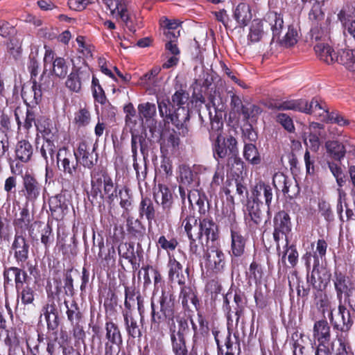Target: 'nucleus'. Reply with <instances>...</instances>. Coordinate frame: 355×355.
<instances>
[{
    "mask_svg": "<svg viewBox=\"0 0 355 355\" xmlns=\"http://www.w3.org/2000/svg\"><path fill=\"white\" fill-rule=\"evenodd\" d=\"M189 97V94L181 89L171 96V101L168 99L157 100L160 116L164 118L165 122H171L183 135L189 132V111L184 106L187 103Z\"/></svg>",
    "mask_w": 355,
    "mask_h": 355,
    "instance_id": "f257e3e1",
    "label": "nucleus"
},
{
    "mask_svg": "<svg viewBox=\"0 0 355 355\" xmlns=\"http://www.w3.org/2000/svg\"><path fill=\"white\" fill-rule=\"evenodd\" d=\"M272 190L270 185L259 182L254 187L252 191V200H248L245 209V222L252 230H255L263 221V214L260 209L263 200L270 209L272 199Z\"/></svg>",
    "mask_w": 355,
    "mask_h": 355,
    "instance_id": "f03ea898",
    "label": "nucleus"
},
{
    "mask_svg": "<svg viewBox=\"0 0 355 355\" xmlns=\"http://www.w3.org/2000/svg\"><path fill=\"white\" fill-rule=\"evenodd\" d=\"M174 302L171 295L164 292L155 302L151 300V328L159 330L162 324L166 323L169 331L176 327L174 321Z\"/></svg>",
    "mask_w": 355,
    "mask_h": 355,
    "instance_id": "7ed1b4c3",
    "label": "nucleus"
},
{
    "mask_svg": "<svg viewBox=\"0 0 355 355\" xmlns=\"http://www.w3.org/2000/svg\"><path fill=\"white\" fill-rule=\"evenodd\" d=\"M56 157L58 168L79 182L82 175L80 173V169L78 167V162L75 157L74 152L72 153L66 148H62L59 149Z\"/></svg>",
    "mask_w": 355,
    "mask_h": 355,
    "instance_id": "20e7f679",
    "label": "nucleus"
},
{
    "mask_svg": "<svg viewBox=\"0 0 355 355\" xmlns=\"http://www.w3.org/2000/svg\"><path fill=\"white\" fill-rule=\"evenodd\" d=\"M214 157L216 159H223L239 153L237 141L232 136L225 138L224 136L217 135V138L211 140Z\"/></svg>",
    "mask_w": 355,
    "mask_h": 355,
    "instance_id": "39448f33",
    "label": "nucleus"
},
{
    "mask_svg": "<svg viewBox=\"0 0 355 355\" xmlns=\"http://www.w3.org/2000/svg\"><path fill=\"white\" fill-rule=\"evenodd\" d=\"M91 70L87 64L77 67L73 66L65 82L66 87L71 91L79 92L82 85L89 81Z\"/></svg>",
    "mask_w": 355,
    "mask_h": 355,
    "instance_id": "423d86ee",
    "label": "nucleus"
},
{
    "mask_svg": "<svg viewBox=\"0 0 355 355\" xmlns=\"http://www.w3.org/2000/svg\"><path fill=\"white\" fill-rule=\"evenodd\" d=\"M154 199L161 206L162 211H158L161 220H167L171 215L173 196L170 189L165 185L159 184L154 191Z\"/></svg>",
    "mask_w": 355,
    "mask_h": 355,
    "instance_id": "0eeeda50",
    "label": "nucleus"
},
{
    "mask_svg": "<svg viewBox=\"0 0 355 355\" xmlns=\"http://www.w3.org/2000/svg\"><path fill=\"white\" fill-rule=\"evenodd\" d=\"M187 327L185 320L178 321V328L173 327L170 331L172 352L175 355H189V351L186 345L184 336V330Z\"/></svg>",
    "mask_w": 355,
    "mask_h": 355,
    "instance_id": "6e6552de",
    "label": "nucleus"
},
{
    "mask_svg": "<svg viewBox=\"0 0 355 355\" xmlns=\"http://www.w3.org/2000/svg\"><path fill=\"white\" fill-rule=\"evenodd\" d=\"M338 316L340 318V321L334 320L333 315V310H331L329 313V319L334 329L338 331L337 334H345L348 335V331L353 324V320L351 318L349 311L343 304V302H339L338 307Z\"/></svg>",
    "mask_w": 355,
    "mask_h": 355,
    "instance_id": "1a4fd4ad",
    "label": "nucleus"
},
{
    "mask_svg": "<svg viewBox=\"0 0 355 355\" xmlns=\"http://www.w3.org/2000/svg\"><path fill=\"white\" fill-rule=\"evenodd\" d=\"M95 147L91 148L85 141L78 144L77 150L74 151L75 157L85 168H92L98 162V154L95 152Z\"/></svg>",
    "mask_w": 355,
    "mask_h": 355,
    "instance_id": "9d476101",
    "label": "nucleus"
},
{
    "mask_svg": "<svg viewBox=\"0 0 355 355\" xmlns=\"http://www.w3.org/2000/svg\"><path fill=\"white\" fill-rule=\"evenodd\" d=\"M41 83L38 85L35 80H33V86L29 91L22 89L21 96L27 104L37 105L42 99V91L49 89V85L45 83L48 80L50 83V78L44 74L41 76Z\"/></svg>",
    "mask_w": 355,
    "mask_h": 355,
    "instance_id": "9b49d317",
    "label": "nucleus"
},
{
    "mask_svg": "<svg viewBox=\"0 0 355 355\" xmlns=\"http://www.w3.org/2000/svg\"><path fill=\"white\" fill-rule=\"evenodd\" d=\"M333 283L336 293V297L339 302H342L343 295L354 293V284L349 277L340 272H335L333 277Z\"/></svg>",
    "mask_w": 355,
    "mask_h": 355,
    "instance_id": "f8f14e48",
    "label": "nucleus"
},
{
    "mask_svg": "<svg viewBox=\"0 0 355 355\" xmlns=\"http://www.w3.org/2000/svg\"><path fill=\"white\" fill-rule=\"evenodd\" d=\"M97 176L98 177H96L94 173H91L93 189L95 190L96 187L98 191L101 193L99 187L103 184L104 194L107 196L109 200L112 201L114 196H116V189L114 185L112 178L105 172L101 173V174Z\"/></svg>",
    "mask_w": 355,
    "mask_h": 355,
    "instance_id": "ddd939ff",
    "label": "nucleus"
},
{
    "mask_svg": "<svg viewBox=\"0 0 355 355\" xmlns=\"http://www.w3.org/2000/svg\"><path fill=\"white\" fill-rule=\"evenodd\" d=\"M52 60V74L60 78H64L69 70V63L64 58L61 57H57L53 59V52L51 49H46L44 58V62H51Z\"/></svg>",
    "mask_w": 355,
    "mask_h": 355,
    "instance_id": "4468645a",
    "label": "nucleus"
},
{
    "mask_svg": "<svg viewBox=\"0 0 355 355\" xmlns=\"http://www.w3.org/2000/svg\"><path fill=\"white\" fill-rule=\"evenodd\" d=\"M41 185L31 174L23 176L22 192L28 201L34 202L40 195Z\"/></svg>",
    "mask_w": 355,
    "mask_h": 355,
    "instance_id": "2eb2a0df",
    "label": "nucleus"
},
{
    "mask_svg": "<svg viewBox=\"0 0 355 355\" xmlns=\"http://www.w3.org/2000/svg\"><path fill=\"white\" fill-rule=\"evenodd\" d=\"M206 267L214 273L223 270L225 267V255L221 250H211L206 254Z\"/></svg>",
    "mask_w": 355,
    "mask_h": 355,
    "instance_id": "dca6fc26",
    "label": "nucleus"
},
{
    "mask_svg": "<svg viewBox=\"0 0 355 355\" xmlns=\"http://www.w3.org/2000/svg\"><path fill=\"white\" fill-rule=\"evenodd\" d=\"M313 337L318 344H328L331 339L330 326L325 319L320 320L314 323Z\"/></svg>",
    "mask_w": 355,
    "mask_h": 355,
    "instance_id": "f3484780",
    "label": "nucleus"
},
{
    "mask_svg": "<svg viewBox=\"0 0 355 355\" xmlns=\"http://www.w3.org/2000/svg\"><path fill=\"white\" fill-rule=\"evenodd\" d=\"M202 236H206L207 241H214L218 239V227L216 224L209 218H204L200 221L198 232L196 238L200 239Z\"/></svg>",
    "mask_w": 355,
    "mask_h": 355,
    "instance_id": "a211bd4d",
    "label": "nucleus"
},
{
    "mask_svg": "<svg viewBox=\"0 0 355 355\" xmlns=\"http://www.w3.org/2000/svg\"><path fill=\"white\" fill-rule=\"evenodd\" d=\"M232 296L234 298V302L235 304V306H234V309L235 315L236 316V322L237 324L239 321L240 315H241V313L243 312V307H244L243 297L237 293H234V295H232V293H227L224 296L223 308H224L225 311H227V320H231V314H230L231 308L230 306V299H231L232 297Z\"/></svg>",
    "mask_w": 355,
    "mask_h": 355,
    "instance_id": "6ab92c4d",
    "label": "nucleus"
},
{
    "mask_svg": "<svg viewBox=\"0 0 355 355\" xmlns=\"http://www.w3.org/2000/svg\"><path fill=\"white\" fill-rule=\"evenodd\" d=\"M14 257L18 263H24L28 257L29 245L22 236L15 235L12 244Z\"/></svg>",
    "mask_w": 355,
    "mask_h": 355,
    "instance_id": "aec40b11",
    "label": "nucleus"
},
{
    "mask_svg": "<svg viewBox=\"0 0 355 355\" xmlns=\"http://www.w3.org/2000/svg\"><path fill=\"white\" fill-rule=\"evenodd\" d=\"M49 208L52 216L56 220L62 219L68 209L65 198L62 195H56L49 199Z\"/></svg>",
    "mask_w": 355,
    "mask_h": 355,
    "instance_id": "412c9836",
    "label": "nucleus"
},
{
    "mask_svg": "<svg viewBox=\"0 0 355 355\" xmlns=\"http://www.w3.org/2000/svg\"><path fill=\"white\" fill-rule=\"evenodd\" d=\"M180 143V138L174 131L163 134L160 143L161 151L166 153H174L178 150Z\"/></svg>",
    "mask_w": 355,
    "mask_h": 355,
    "instance_id": "4be33fe9",
    "label": "nucleus"
},
{
    "mask_svg": "<svg viewBox=\"0 0 355 355\" xmlns=\"http://www.w3.org/2000/svg\"><path fill=\"white\" fill-rule=\"evenodd\" d=\"M233 17L240 27L246 26L252 17L250 6L245 3H239L234 10Z\"/></svg>",
    "mask_w": 355,
    "mask_h": 355,
    "instance_id": "5701e85b",
    "label": "nucleus"
},
{
    "mask_svg": "<svg viewBox=\"0 0 355 355\" xmlns=\"http://www.w3.org/2000/svg\"><path fill=\"white\" fill-rule=\"evenodd\" d=\"M318 58L327 64H332L336 61L337 54L330 45L324 42H319L314 46Z\"/></svg>",
    "mask_w": 355,
    "mask_h": 355,
    "instance_id": "b1692460",
    "label": "nucleus"
},
{
    "mask_svg": "<svg viewBox=\"0 0 355 355\" xmlns=\"http://www.w3.org/2000/svg\"><path fill=\"white\" fill-rule=\"evenodd\" d=\"M35 126L37 131L42 135L44 140H53L55 135V128L51 121L45 117H40L37 120Z\"/></svg>",
    "mask_w": 355,
    "mask_h": 355,
    "instance_id": "393cba45",
    "label": "nucleus"
},
{
    "mask_svg": "<svg viewBox=\"0 0 355 355\" xmlns=\"http://www.w3.org/2000/svg\"><path fill=\"white\" fill-rule=\"evenodd\" d=\"M347 69L355 71V51L352 49H341L336 55V61Z\"/></svg>",
    "mask_w": 355,
    "mask_h": 355,
    "instance_id": "a878e982",
    "label": "nucleus"
},
{
    "mask_svg": "<svg viewBox=\"0 0 355 355\" xmlns=\"http://www.w3.org/2000/svg\"><path fill=\"white\" fill-rule=\"evenodd\" d=\"M123 316L128 334L134 338H139L141 336V331L136 320L132 317L131 311H123Z\"/></svg>",
    "mask_w": 355,
    "mask_h": 355,
    "instance_id": "bb28decb",
    "label": "nucleus"
},
{
    "mask_svg": "<svg viewBox=\"0 0 355 355\" xmlns=\"http://www.w3.org/2000/svg\"><path fill=\"white\" fill-rule=\"evenodd\" d=\"M33 153V148L28 141L22 140L17 143L15 154L18 159L23 162H27L31 159Z\"/></svg>",
    "mask_w": 355,
    "mask_h": 355,
    "instance_id": "cd10ccee",
    "label": "nucleus"
},
{
    "mask_svg": "<svg viewBox=\"0 0 355 355\" xmlns=\"http://www.w3.org/2000/svg\"><path fill=\"white\" fill-rule=\"evenodd\" d=\"M323 110H328L326 107L325 103H321L317 98H313L310 103L303 100L301 105L300 112L313 114L316 116L321 118L320 113H322Z\"/></svg>",
    "mask_w": 355,
    "mask_h": 355,
    "instance_id": "c85d7f7f",
    "label": "nucleus"
},
{
    "mask_svg": "<svg viewBox=\"0 0 355 355\" xmlns=\"http://www.w3.org/2000/svg\"><path fill=\"white\" fill-rule=\"evenodd\" d=\"M303 100H291L282 102L275 101L270 103L268 108L272 110H297L300 111Z\"/></svg>",
    "mask_w": 355,
    "mask_h": 355,
    "instance_id": "c756f323",
    "label": "nucleus"
},
{
    "mask_svg": "<svg viewBox=\"0 0 355 355\" xmlns=\"http://www.w3.org/2000/svg\"><path fill=\"white\" fill-rule=\"evenodd\" d=\"M327 152L336 160L343 159L346 153L345 146L338 141H327L325 143Z\"/></svg>",
    "mask_w": 355,
    "mask_h": 355,
    "instance_id": "7c9ffc66",
    "label": "nucleus"
},
{
    "mask_svg": "<svg viewBox=\"0 0 355 355\" xmlns=\"http://www.w3.org/2000/svg\"><path fill=\"white\" fill-rule=\"evenodd\" d=\"M263 23L260 19L252 21L250 27V32L248 35V44L255 43L260 41L264 35Z\"/></svg>",
    "mask_w": 355,
    "mask_h": 355,
    "instance_id": "2f4dec72",
    "label": "nucleus"
},
{
    "mask_svg": "<svg viewBox=\"0 0 355 355\" xmlns=\"http://www.w3.org/2000/svg\"><path fill=\"white\" fill-rule=\"evenodd\" d=\"M232 252L235 257L241 256L245 250V241L243 236L235 231H231Z\"/></svg>",
    "mask_w": 355,
    "mask_h": 355,
    "instance_id": "473e14b6",
    "label": "nucleus"
},
{
    "mask_svg": "<svg viewBox=\"0 0 355 355\" xmlns=\"http://www.w3.org/2000/svg\"><path fill=\"white\" fill-rule=\"evenodd\" d=\"M105 328V338L107 341H111L112 343H122L121 334L117 324L112 321H107Z\"/></svg>",
    "mask_w": 355,
    "mask_h": 355,
    "instance_id": "72a5a7b5",
    "label": "nucleus"
},
{
    "mask_svg": "<svg viewBox=\"0 0 355 355\" xmlns=\"http://www.w3.org/2000/svg\"><path fill=\"white\" fill-rule=\"evenodd\" d=\"M274 227L282 232L291 230L290 217L285 211H279L274 218Z\"/></svg>",
    "mask_w": 355,
    "mask_h": 355,
    "instance_id": "f704fd0d",
    "label": "nucleus"
},
{
    "mask_svg": "<svg viewBox=\"0 0 355 355\" xmlns=\"http://www.w3.org/2000/svg\"><path fill=\"white\" fill-rule=\"evenodd\" d=\"M243 157L248 162L253 165L259 164L261 161L257 147L252 144H246L244 146Z\"/></svg>",
    "mask_w": 355,
    "mask_h": 355,
    "instance_id": "c9c22d12",
    "label": "nucleus"
},
{
    "mask_svg": "<svg viewBox=\"0 0 355 355\" xmlns=\"http://www.w3.org/2000/svg\"><path fill=\"white\" fill-rule=\"evenodd\" d=\"M39 150L40 155L45 159L47 165H49V162L51 163L54 162L55 146L53 144V140H44Z\"/></svg>",
    "mask_w": 355,
    "mask_h": 355,
    "instance_id": "e433bc0d",
    "label": "nucleus"
},
{
    "mask_svg": "<svg viewBox=\"0 0 355 355\" xmlns=\"http://www.w3.org/2000/svg\"><path fill=\"white\" fill-rule=\"evenodd\" d=\"M139 212L141 215H144L150 223L155 218V210L150 198H142L140 202Z\"/></svg>",
    "mask_w": 355,
    "mask_h": 355,
    "instance_id": "4c0bfd02",
    "label": "nucleus"
},
{
    "mask_svg": "<svg viewBox=\"0 0 355 355\" xmlns=\"http://www.w3.org/2000/svg\"><path fill=\"white\" fill-rule=\"evenodd\" d=\"M321 120L326 122L337 123L339 125H347L349 121L345 119L338 112H329L328 110H323L322 113H320Z\"/></svg>",
    "mask_w": 355,
    "mask_h": 355,
    "instance_id": "58836bf2",
    "label": "nucleus"
},
{
    "mask_svg": "<svg viewBox=\"0 0 355 355\" xmlns=\"http://www.w3.org/2000/svg\"><path fill=\"white\" fill-rule=\"evenodd\" d=\"M315 305L317 308L324 314L326 311L333 310L331 307V301L329 296L322 291H318L315 294Z\"/></svg>",
    "mask_w": 355,
    "mask_h": 355,
    "instance_id": "ea45409f",
    "label": "nucleus"
},
{
    "mask_svg": "<svg viewBox=\"0 0 355 355\" xmlns=\"http://www.w3.org/2000/svg\"><path fill=\"white\" fill-rule=\"evenodd\" d=\"M180 299L182 306L184 308H189V303L191 302L194 306H196L198 302L196 295L190 287L182 286L181 287V293Z\"/></svg>",
    "mask_w": 355,
    "mask_h": 355,
    "instance_id": "a19ab883",
    "label": "nucleus"
},
{
    "mask_svg": "<svg viewBox=\"0 0 355 355\" xmlns=\"http://www.w3.org/2000/svg\"><path fill=\"white\" fill-rule=\"evenodd\" d=\"M64 304L67 308V318L71 324L80 322L81 319V313L79 307L76 302L73 301L70 305L68 304L67 301H64Z\"/></svg>",
    "mask_w": 355,
    "mask_h": 355,
    "instance_id": "79ce46f5",
    "label": "nucleus"
},
{
    "mask_svg": "<svg viewBox=\"0 0 355 355\" xmlns=\"http://www.w3.org/2000/svg\"><path fill=\"white\" fill-rule=\"evenodd\" d=\"M336 340L338 343V347L336 348V355H349L350 347L348 335H345V334H336Z\"/></svg>",
    "mask_w": 355,
    "mask_h": 355,
    "instance_id": "37998d69",
    "label": "nucleus"
},
{
    "mask_svg": "<svg viewBox=\"0 0 355 355\" xmlns=\"http://www.w3.org/2000/svg\"><path fill=\"white\" fill-rule=\"evenodd\" d=\"M31 223L29 211L26 208H22L14 221L15 227L20 229H26Z\"/></svg>",
    "mask_w": 355,
    "mask_h": 355,
    "instance_id": "c03bdc74",
    "label": "nucleus"
},
{
    "mask_svg": "<svg viewBox=\"0 0 355 355\" xmlns=\"http://www.w3.org/2000/svg\"><path fill=\"white\" fill-rule=\"evenodd\" d=\"M138 111L141 117L148 120L156 115L157 109L154 103L146 102L138 105Z\"/></svg>",
    "mask_w": 355,
    "mask_h": 355,
    "instance_id": "a18cd8bd",
    "label": "nucleus"
},
{
    "mask_svg": "<svg viewBox=\"0 0 355 355\" xmlns=\"http://www.w3.org/2000/svg\"><path fill=\"white\" fill-rule=\"evenodd\" d=\"M92 94L96 101L101 104H104L106 101L105 92L99 83V80L96 77H92Z\"/></svg>",
    "mask_w": 355,
    "mask_h": 355,
    "instance_id": "49530a36",
    "label": "nucleus"
},
{
    "mask_svg": "<svg viewBox=\"0 0 355 355\" xmlns=\"http://www.w3.org/2000/svg\"><path fill=\"white\" fill-rule=\"evenodd\" d=\"M179 179L180 184H183L184 186H189L192 183L193 180V174L188 166L184 164L180 166Z\"/></svg>",
    "mask_w": 355,
    "mask_h": 355,
    "instance_id": "de8ad7c7",
    "label": "nucleus"
},
{
    "mask_svg": "<svg viewBox=\"0 0 355 355\" xmlns=\"http://www.w3.org/2000/svg\"><path fill=\"white\" fill-rule=\"evenodd\" d=\"M198 220L194 216H187L182 223V226L184 227V231L187 233L189 239H191L192 236H196V234H193V230L197 229Z\"/></svg>",
    "mask_w": 355,
    "mask_h": 355,
    "instance_id": "09e8293b",
    "label": "nucleus"
},
{
    "mask_svg": "<svg viewBox=\"0 0 355 355\" xmlns=\"http://www.w3.org/2000/svg\"><path fill=\"white\" fill-rule=\"evenodd\" d=\"M261 112V109L254 104L248 103L243 107L241 113L246 119H255Z\"/></svg>",
    "mask_w": 355,
    "mask_h": 355,
    "instance_id": "8fccbe9b",
    "label": "nucleus"
},
{
    "mask_svg": "<svg viewBox=\"0 0 355 355\" xmlns=\"http://www.w3.org/2000/svg\"><path fill=\"white\" fill-rule=\"evenodd\" d=\"M307 282L313 286L315 288L320 289L322 286V280L320 275V270L318 265L313 266L311 274H307Z\"/></svg>",
    "mask_w": 355,
    "mask_h": 355,
    "instance_id": "3c124183",
    "label": "nucleus"
},
{
    "mask_svg": "<svg viewBox=\"0 0 355 355\" xmlns=\"http://www.w3.org/2000/svg\"><path fill=\"white\" fill-rule=\"evenodd\" d=\"M275 120L277 123L281 124L282 127L289 132H293L295 130V126L293 119L291 116L284 113H279L276 115Z\"/></svg>",
    "mask_w": 355,
    "mask_h": 355,
    "instance_id": "603ef678",
    "label": "nucleus"
},
{
    "mask_svg": "<svg viewBox=\"0 0 355 355\" xmlns=\"http://www.w3.org/2000/svg\"><path fill=\"white\" fill-rule=\"evenodd\" d=\"M274 37H279L283 27V19L276 13L268 16Z\"/></svg>",
    "mask_w": 355,
    "mask_h": 355,
    "instance_id": "864d4df0",
    "label": "nucleus"
},
{
    "mask_svg": "<svg viewBox=\"0 0 355 355\" xmlns=\"http://www.w3.org/2000/svg\"><path fill=\"white\" fill-rule=\"evenodd\" d=\"M116 12H117L121 20L125 24V26L129 29V31L132 33L135 32V28L131 24H130V17L128 10L121 3H118V1L116 3Z\"/></svg>",
    "mask_w": 355,
    "mask_h": 355,
    "instance_id": "5fc2aeb1",
    "label": "nucleus"
},
{
    "mask_svg": "<svg viewBox=\"0 0 355 355\" xmlns=\"http://www.w3.org/2000/svg\"><path fill=\"white\" fill-rule=\"evenodd\" d=\"M187 198L191 205L193 206L194 204H196L199 206L200 212H205V209H202V207H204V199L200 197L198 190L188 191Z\"/></svg>",
    "mask_w": 355,
    "mask_h": 355,
    "instance_id": "6e6d98bb",
    "label": "nucleus"
},
{
    "mask_svg": "<svg viewBox=\"0 0 355 355\" xmlns=\"http://www.w3.org/2000/svg\"><path fill=\"white\" fill-rule=\"evenodd\" d=\"M12 270L14 272L16 289L19 291L26 282L28 275L26 272L17 267H12Z\"/></svg>",
    "mask_w": 355,
    "mask_h": 355,
    "instance_id": "4d7b16f0",
    "label": "nucleus"
},
{
    "mask_svg": "<svg viewBox=\"0 0 355 355\" xmlns=\"http://www.w3.org/2000/svg\"><path fill=\"white\" fill-rule=\"evenodd\" d=\"M211 119V130H209L210 139L213 140L217 138V135L223 136V123L219 119Z\"/></svg>",
    "mask_w": 355,
    "mask_h": 355,
    "instance_id": "13d9d810",
    "label": "nucleus"
},
{
    "mask_svg": "<svg viewBox=\"0 0 355 355\" xmlns=\"http://www.w3.org/2000/svg\"><path fill=\"white\" fill-rule=\"evenodd\" d=\"M168 266L169 267L168 277L170 279H174L182 272V265L174 258H169Z\"/></svg>",
    "mask_w": 355,
    "mask_h": 355,
    "instance_id": "bf43d9fd",
    "label": "nucleus"
},
{
    "mask_svg": "<svg viewBox=\"0 0 355 355\" xmlns=\"http://www.w3.org/2000/svg\"><path fill=\"white\" fill-rule=\"evenodd\" d=\"M20 293L21 302L24 304L33 303L35 299V291L33 288L26 286L21 288Z\"/></svg>",
    "mask_w": 355,
    "mask_h": 355,
    "instance_id": "052dcab7",
    "label": "nucleus"
},
{
    "mask_svg": "<svg viewBox=\"0 0 355 355\" xmlns=\"http://www.w3.org/2000/svg\"><path fill=\"white\" fill-rule=\"evenodd\" d=\"M144 141V139L142 136L136 134H132L131 139V150L132 153L133 160L137 159V144H140V150L142 153H144V146L142 142Z\"/></svg>",
    "mask_w": 355,
    "mask_h": 355,
    "instance_id": "680f3d73",
    "label": "nucleus"
},
{
    "mask_svg": "<svg viewBox=\"0 0 355 355\" xmlns=\"http://www.w3.org/2000/svg\"><path fill=\"white\" fill-rule=\"evenodd\" d=\"M288 254V260L291 265L292 267H294L297 265L298 261V252L296 250V248L291 245L288 248H287L286 252L282 256V262L285 263V257L286 255Z\"/></svg>",
    "mask_w": 355,
    "mask_h": 355,
    "instance_id": "e2e57ef3",
    "label": "nucleus"
},
{
    "mask_svg": "<svg viewBox=\"0 0 355 355\" xmlns=\"http://www.w3.org/2000/svg\"><path fill=\"white\" fill-rule=\"evenodd\" d=\"M75 121L79 126L87 125L90 121L89 112L86 109L80 110L76 114Z\"/></svg>",
    "mask_w": 355,
    "mask_h": 355,
    "instance_id": "0e129e2a",
    "label": "nucleus"
},
{
    "mask_svg": "<svg viewBox=\"0 0 355 355\" xmlns=\"http://www.w3.org/2000/svg\"><path fill=\"white\" fill-rule=\"evenodd\" d=\"M135 290L128 286L125 287V309L124 311H131L132 307L135 304Z\"/></svg>",
    "mask_w": 355,
    "mask_h": 355,
    "instance_id": "69168bd1",
    "label": "nucleus"
},
{
    "mask_svg": "<svg viewBox=\"0 0 355 355\" xmlns=\"http://www.w3.org/2000/svg\"><path fill=\"white\" fill-rule=\"evenodd\" d=\"M158 244L162 249L165 250H174L176 248L178 243L174 239L168 241L164 236H161L158 239Z\"/></svg>",
    "mask_w": 355,
    "mask_h": 355,
    "instance_id": "338daca9",
    "label": "nucleus"
},
{
    "mask_svg": "<svg viewBox=\"0 0 355 355\" xmlns=\"http://www.w3.org/2000/svg\"><path fill=\"white\" fill-rule=\"evenodd\" d=\"M53 241V236L52 234V228L47 224L42 230L41 236V242L46 247L49 245Z\"/></svg>",
    "mask_w": 355,
    "mask_h": 355,
    "instance_id": "774afa93",
    "label": "nucleus"
}]
</instances>
